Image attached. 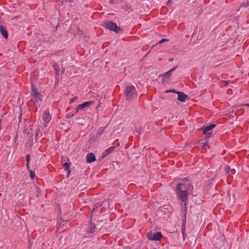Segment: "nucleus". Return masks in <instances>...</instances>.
I'll use <instances>...</instances> for the list:
<instances>
[{"instance_id":"7c9ffc66","label":"nucleus","mask_w":249,"mask_h":249,"mask_svg":"<svg viewBox=\"0 0 249 249\" xmlns=\"http://www.w3.org/2000/svg\"><path fill=\"white\" fill-rule=\"evenodd\" d=\"M40 132V129L38 128L37 130H36V135H35V137H36V139H37V137L38 136V133Z\"/></svg>"},{"instance_id":"9b49d317","label":"nucleus","mask_w":249,"mask_h":249,"mask_svg":"<svg viewBox=\"0 0 249 249\" xmlns=\"http://www.w3.org/2000/svg\"><path fill=\"white\" fill-rule=\"evenodd\" d=\"M95 160H96L95 156L93 153H89L87 155L86 161L88 163H90L95 161Z\"/></svg>"},{"instance_id":"423d86ee","label":"nucleus","mask_w":249,"mask_h":249,"mask_svg":"<svg viewBox=\"0 0 249 249\" xmlns=\"http://www.w3.org/2000/svg\"><path fill=\"white\" fill-rule=\"evenodd\" d=\"M162 236V235L160 232H157L154 233V235H149L148 234V238L151 240H155L158 241L161 238Z\"/></svg>"},{"instance_id":"cd10ccee","label":"nucleus","mask_w":249,"mask_h":249,"mask_svg":"<svg viewBox=\"0 0 249 249\" xmlns=\"http://www.w3.org/2000/svg\"><path fill=\"white\" fill-rule=\"evenodd\" d=\"M178 91H176L174 89H171L169 90L166 91V92H172V93H177Z\"/></svg>"},{"instance_id":"412c9836","label":"nucleus","mask_w":249,"mask_h":249,"mask_svg":"<svg viewBox=\"0 0 249 249\" xmlns=\"http://www.w3.org/2000/svg\"><path fill=\"white\" fill-rule=\"evenodd\" d=\"M102 205V204H100L99 206H95V207L93 208L92 210V211H91V214H92V213L95 212H96L98 208L99 207H100ZM92 217V215H91V217Z\"/></svg>"},{"instance_id":"aec40b11","label":"nucleus","mask_w":249,"mask_h":249,"mask_svg":"<svg viewBox=\"0 0 249 249\" xmlns=\"http://www.w3.org/2000/svg\"><path fill=\"white\" fill-rule=\"evenodd\" d=\"M60 222H59V224H57V228L60 227L61 226H63L65 223H67L68 221H65L64 220H62L61 218H60Z\"/></svg>"},{"instance_id":"9d476101","label":"nucleus","mask_w":249,"mask_h":249,"mask_svg":"<svg viewBox=\"0 0 249 249\" xmlns=\"http://www.w3.org/2000/svg\"><path fill=\"white\" fill-rule=\"evenodd\" d=\"M51 119V117L50 116L49 110L47 109L45 111L43 117V120L44 122L45 123V126L46 125V124L49 123Z\"/></svg>"},{"instance_id":"dca6fc26","label":"nucleus","mask_w":249,"mask_h":249,"mask_svg":"<svg viewBox=\"0 0 249 249\" xmlns=\"http://www.w3.org/2000/svg\"><path fill=\"white\" fill-rule=\"evenodd\" d=\"M63 166L65 169V170L68 172V176H69L71 173V171L70 170V164L67 162H65L63 164Z\"/></svg>"},{"instance_id":"0eeeda50","label":"nucleus","mask_w":249,"mask_h":249,"mask_svg":"<svg viewBox=\"0 0 249 249\" xmlns=\"http://www.w3.org/2000/svg\"><path fill=\"white\" fill-rule=\"evenodd\" d=\"M177 67L178 66H176L167 72L164 73L162 75V81L170 79L172 75V72L177 69Z\"/></svg>"},{"instance_id":"c85d7f7f","label":"nucleus","mask_w":249,"mask_h":249,"mask_svg":"<svg viewBox=\"0 0 249 249\" xmlns=\"http://www.w3.org/2000/svg\"><path fill=\"white\" fill-rule=\"evenodd\" d=\"M182 234H184V233H185V224H183L182 226Z\"/></svg>"},{"instance_id":"c756f323","label":"nucleus","mask_w":249,"mask_h":249,"mask_svg":"<svg viewBox=\"0 0 249 249\" xmlns=\"http://www.w3.org/2000/svg\"><path fill=\"white\" fill-rule=\"evenodd\" d=\"M69 1H71L70 0H63L61 1H60V2L59 3V5H60V4H61V5H63L64 3H66Z\"/></svg>"},{"instance_id":"4c0bfd02","label":"nucleus","mask_w":249,"mask_h":249,"mask_svg":"<svg viewBox=\"0 0 249 249\" xmlns=\"http://www.w3.org/2000/svg\"><path fill=\"white\" fill-rule=\"evenodd\" d=\"M136 134H137L138 135H140V131L138 130H137L136 131Z\"/></svg>"},{"instance_id":"f704fd0d","label":"nucleus","mask_w":249,"mask_h":249,"mask_svg":"<svg viewBox=\"0 0 249 249\" xmlns=\"http://www.w3.org/2000/svg\"><path fill=\"white\" fill-rule=\"evenodd\" d=\"M73 115H74V114H69L68 115H67L66 117H67V118H71V117H72L73 116Z\"/></svg>"},{"instance_id":"2f4dec72","label":"nucleus","mask_w":249,"mask_h":249,"mask_svg":"<svg viewBox=\"0 0 249 249\" xmlns=\"http://www.w3.org/2000/svg\"><path fill=\"white\" fill-rule=\"evenodd\" d=\"M168 41V39H162L161 40H160V41H159V43L160 44H161V43H162L163 42H165V41Z\"/></svg>"},{"instance_id":"20e7f679","label":"nucleus","mask_w":249,"mask_h":249,"mask_svg":"<svg viewBox=\"0 0 249 249\" xmlns=\"http://www.w3.org/2000/svg\"><path fill=\"white\" fill-rule=\"evenodd\" d=\"M178 199L181 201V205H186L187 204L188 191H177Z\"/></svg>"},{"instance_id":"72a5a7b5","label":"nucleus","mask_w":249,"mask_h":249,"mask_svg":"<svg viewBox=\"0 0 249 249\" xmlns=\"http://www.w3.org/2000/svg\"><path fill=\"white\" fill-rule=\"evenodd\" d=\"M186 217H183V219L182 220V225L186 224Z\"/></svg>"},{"instance_id":"bb28decb","label":"nucleus","mask_w":249,"mask_h":249,"mask_svg":"<svg viewBox=\"0 0 249 249\" xmlns=\"http://www.w3.org/2000/svg\"><path fill=\"white\" fill-rule=\"evenodd\" d=\"M30 160V156L29 154L26 156V161L27 163H29Z\"/></svg>"},{"instance_id":"f3484780","label":"nucleus","mask_w":249,"mask_h":249,"mask_svg":"<svg viewBox=\"0 0 249 249\" xmlns=\"http://www.w3.org/2000/svg\"><path fill=\"white\" fill-rule=\"evenodd\" d=\"M184 205V206H182L181 208L182 213L183 214V217H186L187 207H186V205Z\"/></svg>"},{"instance_id":"39448f33","label":"nucleus","mask_w":249,"mask_h":249,"mask_svg":"<svg viewBox=\"0 0 249 249\" xmlns=\"http://www.w3.org/2000/svg\"><path fill=\"white\" fill-rule=\"evenodd\" d=\"M94 104V101H90L85 102L82 104L79 105L77 106V108L76 109L75 113H77L79 109H82L85 107H89Z\"/></svg>"},{"instance_id":"6ab92c4d","label":"nucleus","mask_w":249,"mask_h":249,"mask_svg":"<svg viewBox=\"0 0 249 249\" xmlns=\"http://www.w3.org/2000/svg\"><path fill=\"white\" fill-rule=\"evenodd\" d=\"M248 6H249V0H246L241 3L240 7H248Z\"/></svg>"},{"instance_id":"7ed1b4c3","label":"nucleus","mask_w":249,"mask_h":249,"mask_svg":"<svg viewBox=\"0 0 249 249\" xmlns=\"http://www.w3.org/2000/svg\"><path fill=\"white\" fill-rule=\"evenodd\" d=\"M32 89L31 91V99L34 100L37 104H39L41 102L40 98V94L37 91L36 89L35 88L34 86L32 85Z\"/></svg>"},{"instance_id":"e433bc0d","label":"nucleus","mask_w":249,"mask_h":249,"mask_svg":"<svg viewBox=\"0 0 249 249\" xmlns=\"http://www.w3.org/2000/svg\"><path fill=\"white\" fill-rule=\"evenodd\" d=\"M29 163H27L26 162V167H27V169L29 171L31 170L30 169V167H29Z\"/></svg>"},{"instance_id":"58836bf2","label":"nucleus","mask_w":249,"mask_h":249,"mask_svg":"<svg viewBox=\"0 0 249 249\" xmlns=\"http://www.w3.org/2000/svg\"><path fill=\"white\" fill-rule=\"evenodd\" d=\"M182 236H183V240H185V233H184V234H182Z\"/></svg>"},{"instance_id":"5701e85b","label":"nucleus","mask_w":249,"mask_h":249,"mask_svg":"<svg viewBox=\"0 0 249 249\" xmlns=\"http://www.w3.org/2000/svg\"><path fill=\"white\" fill-rule=\"evenodd\" d=\"M30 177L32 179H34L36 176L35 173L32 170H30Z\"/></svg>"},{"instance_id":"4468645a","label":"nucleus","mask_w":249,"mask_h":249,"mask_svg":"<svg viewBox=\"0 0 249 249\" xmlns=\"http://www.w3.org/2000/svg\"><path fill=\"white\" fill-rule=\"evenodd\" d=\"M216 125L214 124H211L208 126H206L205 127H202L201 129L204 130V133H206L209 130L212 129L213 128L215 127Z\"/></svg>"},{"instance_id":"f257e3e1","label":"nucleus","mask_w":249,"mask_h":249,"mask_svg":"<svg viewBox=\"0 0 249 249\" xmlns=\"http://www.w3.org/2000/svg\"><path fill=\"white\" fill-rule=\"evenodd\" d=\"M124 94L127 100L132 101L136 97V91L134 86L128 85L124 91Z\"/></svg>"},{"instance_id":"a19ab883","label":"nucleus","mask_w":249,"mask_h":249,"mask_svg":"<svg viewBox=\"0 0 249 249\" xmlns=\"http://www.w3.org/2000/svg\"><path fill=\"white\" fill-rule=\"evenodd\" d=\"M170 1H171V0H169L168 1L167 3V4L168 5H169V3H170Z\"/></svg>"},{"instance_id":"a211bd4d","label":"nucleus","mask_w":249,"mask_h":249,"mask_svg":"<svg viewBox=\"0 0 249 249\" xmlns=\"http://www.w3.org/2000/svg\"><path fill=\"white\" fill-rule=\"evenodd\" d=\"M53 68L56 71V75H59V71L60 70L59 66L57 64L55 63L53 65Z\"/></svg>"},{"instance_id":"f8f14e48","label":"nucleus","mask_w":249,"mask_h":249,"mask_svg":"<svg viewBox=\"0 0 249 249\" xmlns=\"http://www.w3.org/2000/svg\"><path fill=\"white\" fill-rule=\"evenodd\" d=\"M188 189L186 188V185L184 183H180L178 185V186L176 188L177 191H188Z\"/></svg>"},{"instance_id":"4be33fe9","label":"nucleus","mask_w":249,"mask_h":249,"mask_svg":"<svg viewBox=\"0 0 249 249\" xmlns=\"http://www.w3.org/2000/svg\"><path fill=\"white\" fill-rule=\"evenodd\" d=\"M205 135V138L208 139L211 138L212 136V133L207 132L206 133H204Z\"/></svg>"},{"instance_id":"6e6552de","label":"nucleus","mask_w":249,"mask_h":249,"mask_svg":"<svg viewBox=\"0 0 249 249\" xmlns=\"http://www.w3.org/2000/svg\"><path fill=\"white\" fill-rule=\"evenodd\" d=\"M96 229V227L95 224L91 222L88 225L87 232L89 234L93 233L95 231Z\"/></svg>"},{"instance_id":"f03ea898","label":"nucleus","mask_w":249,"mask_h":249,"mask_svg":"<svg viewBox=\"0 0 249 249\" xmlns=\"http://www.w3.org/2000/svg\"><path fill=\"white\" fill-rule=\"evenodd\" d=\"M104 26L107 29L113 31L116 33H118L123 30L118 27L116 23H114L112 21H108L104 23Z\"/></svg>"},{"instance_id":"37998d69","label":"nucleus","mask_w":249,"mask_h":249,"mask_svg":"<svg viewBox=\"0 0 249 249\" xmlns=\"http://www.w3.org/2000/svg\"><path fill=\"white\" fill-rule=\"evenodd\" d=\"M154 249H156V248H154Z\"/></svg>"},{"instance_id":"393cba45","label":"nucleus","mask_w":249,"mask_h":249,"mask_svg":"<svg viewBox=\"0 0 249 249\" xmlns=\"http://www.w3.org/2000/svg\"><path fill=\"white\" fill-rule=\"evenodd\" d=\"M103 131H104V129L102 128L99 129L97 132V135H101Z\"/></svg>"},{"instance_id":"ddd939ff","label":"nucleus","mask_w":249,"mask_h":249,"mask_svg":"<svg viewBox=\"0 0 249 249\" xmlns=\"http://www.w3.org/2000/svg\"><path fill=\"white\" fill-rule=\"evenodd\" d=\"M115 148L116 146H112L109 147L108 149H107L104 152L102 155L103 157H105L107 156L109 153L112 152Z\"/></svg>"},{"instance_id":"c9c22d12","label":"nucleus","mask_w":249,"mask_h":249,"mask_svg":"<svg viewBox=\"0 0 249 249\" xmlns=\"http://www.w3.org/2000/svg\"><path fill=\"white\" fill-rule=\"evenodd\" d=\"M225 170L227 172L229 173L230 170V167L229 166H226L225 167Z\"/></svg>"},{"instance_id":"b1692460","label":"nucleus","mask_w":249,"mask_h":249,"mask_svg":"<svg viewBox=\"0 0 249 249\" xmlns=\"http://www.w3.org/2000/svg\"><path fill=\"white\" fill-rule=\"evenodd\" d=\"M36 196L37 197H38L40 194V188L38 187H36Z\"/></svg>"},{"instance_id":"1a4fd4ad","label":"nucleus","mask_w":249,"mask_h":249,"mask_svg":"<svg viewBox=\"0 0 249 249\" xmlns=\"http://www.w3.org/2000/svg\"><path fill=\"white\" fill-rule=\"evenodd\" d=\"M177 94H178V100L180 102H185L188 99V95L182 92L179 91L177 92Z\"/></svg>"},{"instance_id":"473e14b6","label":"nucleus","mask_w":249,"mask_h":249,"mask_svg":"<svg viewBox=\"0 0 249 249\" xmlns=\"http://www.w3.org/2000/svg\"><path fill=\"white\" fill-rule=\"evenodd\" d=\"M206 146H209L208 142L202 143V147H205Z\"/></svg>"},{"instance_id":"a878e982","label":"nucleus","mask_w":249,"mask_h":249,"mask_svg":"<svg viewBox=\"0 0 249 249\" xmlns=\"http://www.w3.org/2000/svg\"><path fill=\"white\" fill-rule=\"evenodd\" d=\"M77 99H78L77 97H76V96L74 97L71 100L70 103L72 104V103H74L76 100H77Z\"/></svg>"},{"instance_id":"79ce46f5","label":"nucleus","mask_w":249,"mask_h":249,"mask_svg":"<svg viewBox=\"0 0 249 249\" xmlns=\"http://www.w3.org/2000/svg\"><path fill=\"white\" fill-rule=\"evenodd\" d=\"M234 172H235L234 169H232V170H231V173H234Z\"/></svg>"},{"instance_id":"2eb2a0df","label":"nucleus","mask_w":249,"mask_h":249,"mask_svg":"<svg viewBox=\"0 0 249 249\" xmlns=\"http://www.w3.org/2000/svg\"><path fill=\"white\" fill-rule=\"evenodd\" d=\"M0 32L1 35L3 36V37L5 38H8V33L6 30L5 28L3 26H0Z\"/></svg>"},{"instance_id":"ea45409f","label":"nucleus","mask_w":249,"mask_h":249,"mask_svg":"<svg viewBox=\"0 0 249 249\" xmlns=\"http://www.w3.org/2000/svg\"><path fill=\"white\" fill-rule=\"evenodd\" d=\"M243 106H244L249 107V104H244Z\"/></svg>"}]
</instances>
